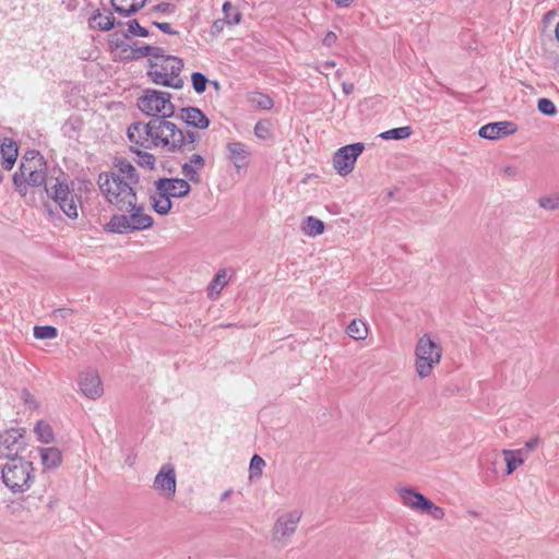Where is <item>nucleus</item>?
Returning <instances> with one entry per match:
<instances>
[{"label": "nucleus", "mask_w": 559, "mask_h": 559, "mask_svg": "<svg viewBox=\"0 0 559 559\" xmlns=\"http://www.w3.org/2000/svg\"><path fill=\"white\" fill-rule=\"evenodd\" d=\"M412 135L411 127H400L394 128L388 131H384L380 134L383 140H404Z\"/></svg>", "instance_id": "obj_28"}, {"label": "nucleus", "mask_w": 559, "mask_h": 559, "mask_svg": "<svg viewBox=\"0 0 559 559\" xmlns=\"http://www.w3.org/2000/svg\"><path fill=\"white\" fill-rule=\"evenodd\" d=\"M129 141L146 150L163 148L167 152H191L200 139L194 131L180 130L167 118H152L148 122H134L129 126Z\"/></svg>", "instance_id": "obj_1"}, {"label": "nucleus", "mask_w": 559, "mask_h": 559, "mask_svg": "<svg viewBox=\"0 0 559 559\" xmlns=\"http://www.w3.org/2000/svg\"><path fill=\"white\" fill-rule=\"evenodd\" d=\"M58 335L57 329L50 325L35 326L34 336L38 340H51Z\"/></svg>", "instance_id": "obj_31"}, {"label": "nucleus", "mask_w": 559, "mask_h": 559, "mask_svg": "<svg viewBox=\"0 0 559 559\" xmlns=\"http://www.w3.org/2000/svg\"><path fill=\"white\" fill-rule=\"evenodd\" d=\"M78 384L81 393L87 399L97 400L104 393L100 377L95 369L88 368L80 372Z\"/></svg>", "instance_id": "obj_15"}, {"label": "nucleus", "mask_w": 559, "mask_h": 559, "mask_svg": "<svg viewBox=\"0 0 559 559\" xmlns=\"http://www.w3.org/2000/svg\"><path fill=\"white\" fill-rule=\"evenodd\" d=\"M155 192L152 194V206L159 215H166L171 210V198H183L190 193L191 187L180 178H160L154 182Z\"/></svg>", "instance_id": "obj_5"}, {"label": "nucleus", "mask_w": 559, "mask_h": 559, "mask_svg": "<svg viewBox=\"0 0 559 559\" xmlns=\"http://www.w3.org/2000/svg\"><path fill=\"white\" fill-rule=\"evenodd\" d=\"M150 51H155L153 49V46H151V45H138V44H134L131 47L132 57L136 58V59L147 57V55H150Z\"/></svg>", "instance_id": "obj_39"}, {"label": "nucleus", "mask_w": 559, "mask_h": 559, "mask_svg": "<svg viewBox=\"0 0 559 559\" xmlns=\"http://www.w3.org/2000/svg\"><path fill=\"white\" fill-rule=\"evenodd\" d=\"M46 192L68 217H78L80 198L73 192V189H70L67 181L57 178L53 185L46 186Z\"/></svg>", "instance_id": "obj_10"}, {"label": "nucleus", "mask_w": 559, "mask_h": 559, "mask_svg": "<svg viewBox=\"0 0 559 559\" xmlns=\"http://www.w3.org/2000/svg\"><path fill=\"white\" fill-rule=\"evenodd\" d=\"M129 214H115L106 225L108 231L115 234H131L142 231L153 226V217L145 213L144 206L135 202L133 209L123 211Z\"/></svg>", "instance_id": "obj_6"}, {"label": "nucleus", "mask_w": 559, "mask_h": 559, "mask_svg": "<svg viewBox=\"0 0 559 559\" xmlns=\"http://www.w3.org/2000/svg\"><path fill=\"white\" fill-rule=\"evenodd\" d=\"M302 230L306 235L316 237L324 231V224L314 216H308L304 223Z\"/></svg>", "instance_id": "obj_25"}, {"label": "nucleus", "mask_w": 559, "mask_h": 559, "mask_svg": "<svg viewBox=\"0 0 559 559\" xmlns=\"http://www.w3.org/2000/svg\"><path fill=\"white\" fill-rule=\"evenodd\" d=\"M230 10H233V5L230 2H225L223 5V12L225 13L226 19H228V24H238L240 22L241 15L239 12H235L231 16Z\"/></svg>", "instance_id": "obj_40"}, {"label": "nucleus", "mask_w": 559, "mask_h": 559, "mask_svg": "<svg viewBox=\"0 0 559 559\" xmlns=\"http://www.w3.org/2000/svg\"><path fill=\"white\" fill-rule=\"evenodd\" d=\"M539 442L540 439L538 437H535L526 441L523 448L530 453L531 451L535 450L538 447Z\"/></svg>", "instance_id": "obj_48"}, {"label": "nucleus", "mask_w": 559, "mask_h": 559, "mask_svg": "<svg viewBox=\"0 0 559 559\" xmlns=\"http://www.w3.org/2000/svg\"><path fill=\"white\" fill-rule=\"evenodd\" d=\"M334 67H335V62H334V61H326V62H324L323 64H321L320 67H318V68H317V70H318L320 73H322V74L326 75V74H328L326 72H328L329 70L333 69Z\"/></svg>", "instance_id": "obj_50"}, {"label": "nucleus", "mask_w": 559, "mask_h": 559, "mask_svg": "<svg viewBox=\"0 0 559 559\" xmlns=\"http://www.w3.org/2000/svg\"><path fill=\"white\" fill-rule=\"evenodd\" d=\"M342 88L346 95H349L354 92V84L353 83H343Z\"/></svg>", "instance_id": "obj_52"}, {"label": "nucleus", "mask_w": 559, "mask_h": 559, "mask_svg": "<svg viewBox=\"0 0 559 559\" xmlns=\"http://www.w3.org/2000/svg\"><path fill=\"white\" fill-rule=\"evenodd\" d=\"M221 21H216L214 22L213 26H212V31L215 32V31H219L221 29Z\"/></svg>", "instance_id": "obj_55"}, {"label": "nucleus", "mask_w": 559, "mask_h": 559, "mask_svg": "<svg viewBox=\"0 0 559 559\" xmlns=\"http://www.w3.org/2000/svg\"><path fill=\"white\" fill-rule=\"evenodd\" d=\"M179 117L187 124L198 129H206L210 124L209 118L204 115V112L201 109L197 107L182 108L180 110Z\"/></svg>", "instance_id": "obj_19"}, {"label": "nucleus", "mask_w": 559, "mask_h": 559, "mask_svg": "<svg viewBox=\"0 0 559 559\" xmlns=\"http://www.w3.org/2000/svg\"><path fill=\"white\" fill-rule=\"evenodd\" d=\"M226 284H227L226 270H219L209 285V288H207L209 297L211 299L217 298Z\"/></svg>", "instance_id": "obj_23"}, {"label": "nucleus", "mask_w": 559, "mask_h": 559, "mask_svg": "<svg viewBox=\"0 0 559 559\" xmlns=\"http://www.w3.org/2000/svg\"><path fill=\"white\" fill-rule=\"evenodd\" d=\"M537 108L546 116H554L557 112L556 105L548 98L538 99Z\"/></svg>", "instance_id": "obj_36"}, {"label": "nucleus", "mask_w": 559, "mask_h": 559, "mask_svg": "<svg viewBox=\"0 0 559 559\" xmlns=\"http://www.w3.org/2000/svg\"><path fill=\"white\" fill-rule=\"evenodd\" d=\"M334 2L338 7H348L353 0H334Z\"/></svg>", "instance_id": "obj_53"}, {"label": "nucleus", "mask_w": 559, "mask_h": 559, "mask_svg": "<svg viewBox=\"0 0 559 559\" xmlns=\"http://www.w3.org/2000/svg\"><path fill=\"white\" fill-rule=\"evenodd\" d=\"M501 173L507 178L515 179L519 175V169L513 165H504L501 167Z\"/></svg>", "instance_id": "obj_44"}, {"label": "nucleus", "mask_w": 559, "mask_h": 559, "mask_svg": "<svg viewBox=\"0 0 559 559\" xmlns=\"http://www.w3.org/2000/svg\"><path fill=\"white\" fill-rule=\"evenodd\" d=\"M56 314L60 316L61 318H67L68 316L72 314V310L69 308H60L56 310Z\"/></svg>", "instance_id": "obj_51"}, {"label": "nucleus", "mask_w": 559, "mask_h": 559, "mask_svg": "<svg viewBox=\"0 0 559 559\" xmlns=\"http://www.w3.org/2000/svg\"><path fill=\"white\" fill-rule=\"evenodd\" d=\"M92 23L100 31H109L115 25V17L110 11L97 12L93 15Z\"/></svg>", "instance_id": "obj_24"}, {"label": "nucleus", "mask_w": 559, "mask_h": 559, "mask_svg": "<svg viewBox=\"0 0 559 559\" xmlns=\"http://www.w3.org/2000/svg\"><path fill=\"white\" fill-rule=\"evenodd\" d=\"M169 8V4L168 3H159L155 7V9L158 11V12H166L167 9Z\"/></svg>", "instance_id": "obj_54"}, {"label": "nucleus", "mask_w": 559, "mask_h": 559, "mask_svg": "<svg viewBox=\"0 0 559 559\" xmlns=\"http://www.w3.org/2000/svg\"><path fill=\"white\" fill-rule=\"evenodd\" d=\"M34 432L37 439L43 443H50L53 441V431L51 426L44 421L39 420L34 427Z\"/></svg>", "instance_id": "obj_26"}, {"label": "nucleus", "mask_w": 559, "mask_h": 559, "mask_svg": "<svg viewBox=\"0 0 559 559\" xmlns=\"http://www.w3.org/2000/svg\"><path fill=\"white\" fill-rule=\"evenodd\" d=\"M0 469L2 483L13 493L27 491L35 481L33 463L25 459L12 457Z\"/></svg>", "instance_id": "obj_4"}, {"label": "nucleus", "mask_w": 559, "mask_h": 559, "mask_svg": "<svg viewBox=\"0 0 559 559\" xmlns=\"http://www.w3.org/2000/svg\"><path fill=\"white\" fill-rule=\"evenodd\" d=\"M510 452H513V455L515 457H520L522 463L525 462V460L527 459L528 456V452L524 449V448H521V449H516V450H510Z\"/></svg>", "instance_id": "obj_49"}, {"label": "nucleus", "mask_w": 559, "mask_h": 559, "mask_svg": "<svg viewBox=\"0 0 559 559\" xmlns=\"http://www.w3.org/2000/svg\"><path fill=\"white\" fill-rule=\"evenodd\" d=\"M515 131L513 124L508 121L491 122L483 126L478 135L487 140H497Z\"/></svg>", "instance_id": "obj_18"}, {"label": "nucleus", "mask_w": 559, "mask_h": 559, "mask_svg": "<svg viewBox=\"0 0 559 559\" xmlns=\"http://www.w3.org/2000/svg\"><path fill=\"white\" fill-rule=\"evenodd\" d=\"M347 334L354 340H365L368 334L367 325L361 320H353L347 326Z\"/></svg>", "instance_id": "obj_27"}, {"label": "nucleus", "mask_w": 559, "mask_h": 559, "mask_svg": "<svg viewBox=\"0 0 559 559\" xmlns=\"http://www.w3.org/2000/svg\"><path fill=\"white\" fill-rule=\"evenodd\" d=\"M397 493L405 507L419 513H426L435 520H442L444 518L445 513L442 508L436 506L432 501L412 487L400 488Z\"/></svg>", "instance_id": "obj_11"}, {"label": "nucleus", "mask_w": 559, "mask_h": 559, "mask_svg": "<svg viewBox=\"0 0 559 559\" xmlns=\"http://www.w3.org/2000/svg\"><path fill=\"white\" fill-rule=\"evenodd\" d=\"M12 180L21 197H26L28 187L49 186L47 183V162L44 156L38 151H27Z\"/></svg>", "instance_id": "obj_3"}, {"label": "nucleus", "mask_w": 559, "mask_h": 559, "mask_svg": "<svg viewBox=\"0 0 559 559\" xmlns=\"http://www.w3.org/2000/svg\"><path fill=\"white\" fill-rule=\"evenodd\" d=\"M21 399L23 400L24 404L27 405L28 408L31 409H36L39 405L35 396L27 390L22 391Z\"/></svg>", "instance_id": "obj_41"}, {"label": "nucleus", "mask_w": 559, "mask_h": 559, "mask_svg": "<svg viewBox=\"0 0 559 559\" xmlns=\"http://www.w3.org/2000/svg\"><path fill=\"white\" fill-rule=\"evenodd\" d=\"M300 519L301 512L299 510L281 514L272 527V539L281 545H287L295 534Z\"/></svg>", "instance_id": "obj_12"}, {"label": "nucleus", "mask_w": 559, "mask_h": 559, "mask_svg": "<svg viewBox=\"0 0 559 559\" xmlns=\"http://www.w3.org/2000/svg\"><path fill=\"white\" fill-rule=\"evenodd\" d=\"M228 496H229V491H226V492L224 493L223 498H228Z\"/></svg>", "instance_id": "obj_58"}, {"label": "nucleus", "mask_w": 559, "mask_h": 559, "mask_svg": "<svg viewBox=\"0 0 559 559\" xmlns=\"http://www.w3.org/2000/svg\"><path fill=\"white\" fill-rule=\"evenodd\" d=\"M254 134L260 139H267L270 135L269 124L266 122L259 121L254 126Z\"/></svg>", "instance_id": "obj_42"}, {"label": "nucleus", "mask_w": 559, "mask_h": 559, "mask_svg": "<svg viewBox=\"0 0 559 559\" xmlns=\"http://www.w3.org/2000/svg\"><path fill=\"white\" fill-rule=\"evenodd\" d=\"M97 185L106 201L118 211L134 207L139 175L130 162L117 160L110 171L98 175Z\"/></svg>", "instance_id": "obj_2"}, {"label": "nucleus", "mask_w": 559, "mask_h": 559, "mask_svg": "<svg viewBox=\"0 0 559 559\" xmlns=\"http://www.w3.org/2000/svg\"><path fill=\"white\" fill-rule=\"evenodd\" d=\"M502 455L504 457L506 464H507V475H511L519 466H521L523 463L521 459L515 457L513 455V452H510V450H502Z\"/></svg>", "instance_id": "obj_30"}, {"label": "nucleus", "mask_w": 559, "mask_h": 559, "mask_svg": "<svg viewBox=\"0 0 559 559\" xmlns=\"http://www.w3.org/2000/svg\"><path fill=\"white\" fill-rule=\"evenodd\" d=\"M153 49L155 51H150V55H147L150 66L155 62L156 63L160 62L162 60H164L167 57L164 55V51L162 48L153 46Z\"/></svg>", "instance_id": "obj_43"}, {"label": "nucleus", "mask_w": 559, "mask_h": 559, "mask_svg": "<svg viewBox=\"0 0 559 559\" xmlns=\"http://www.w3.org/2000/svg\"><path fill=\"white\" fill-rule=\"evenodd\" d=\"M337 36L334 32H328L322 40V44L326 47H331L336 43Z\"/></svg>", "instance_id": "obj_47"}, {"label": "nucleus", "mask_w": 559, "mask_h": 559, "mask_svg": "<svg viewBox=\"0 0 559 559\" xmlns=\"http://www.w3.org/2000/svg\"><path fill=\"white\" fill-rule=\"evenodd\" d=\"M264 466H265L264 460L260 455L254 454L250 461V467H249L250 474H251L250 476L251 477L261 476Z\"/></svg>", "instance_id": "obj_33"}, {"label": "nucleus", "mask_w": 559, "mask_h": 559, "mask_svg": "<svg viewBox=\"0 0 559 559\" xmlns=\"http://www.w3.org/2000/svg\"><path fill=\"white\" fill-rule=\"evenodd\" d=\"M540 207L549 211L559 209V195L542 197L538 199Z\"/></svg>", "instance_id": "obj_35"}, {"label": "nucleus", "mask_w": 559, "mask_h": 559, "mask_svg": "<svg viewBox=\"0 0 559 559\" xmlns=\"http://www.w3.org/2000/svg\"><path fill=\"white\" fill-rule=\"evenodd\" d=\"M556 36H557V38L559 40V23L557 24V27H556Z\"/></svg>", "instance_id": "obj_57"}, {"label": "nucleus", "mask_w": 559, "mask_h": 559, "mask_svg": "<svg viewBox=\"0 0 559 559\" xmlns=\"http://www.w3.org/2000/svg\"><path fill=\"white\" fill-rule=\"evenodd\" d=\"M145 2L146 0H111V5L118 14L126 17L136 13Z\"/></svg>", "instance_id": "obj_20"}, {"label": "nucleus", "mask_w": 559, "mask_h": 559, "mask_svg": "<svg viewBox=\"0 0 559 559\" xmlns=\"http://www.w3.org/2000/svg\"><path fill=\"white\" fill-rule=\"evenodd\" d=\"M139 109L152 118H169L175 114L171 95L166 92L147 88L138 99Z\"/></svg>", "instance_id": "obj_9"}, {"label": "nucleus", "mask_w": 559, "mask_h": 559, "mask_svg": "<svg viewBox=\"0 0 559 559\" xmlns=\"http://www.w3.org/2000/svg\"><path fill=\"white\" fill-rule=\"evenodd\" d=\"M24 447L23 435L19 429L12 428L0 433V456L14 457Z\"/></svg>", "instance_id": "obj_16"}, {"label": "nucleus", "mask_w": 559, "mask_h": 559, "mask_svg": "<svg viewBox=\"0 0 559 559\" xmlns=\"http://www.w3.org/2000/svg\"><path fill=\"white\" fill-rule=\"evenodd\" d=\"M226 152L228 160L237 170L248 167L251 152L247 144L239 141L228 142Z\"/></svg>", "instance_id": "obj_17"}, {"label": "nucleus", "mask_w": 559, "mask_h": 559, "mask_svg": "<svg viewBox=\"0 0 559 559\" xmlns=\"http://www.w3.org/2000/svg\"><path fill=\"white\" fill-rule=\"evenodd\" d=\"M442 349L429 334H424L415 347V368L419 378L428 377L441 360Z\"/></svg>", "instance_id": "obj_7"}, {"label": "nucleus", "mask_w": 559, "mask_h": 559, "mask_svg": "<svg viewBox=\"0 0 559 559\" xmlns=\"http://www.w3.org/2000/svg\"><path fill=\"white\" fill-rule=\"evenodd\" d=\"M209 83H210L212 86H214V88H215L216 91H218V90H219V83H218L217 81H209Z\"/></svg>", "instance_id": "obj_56"}, {"label": "nucleus", "mask_w": 559, "mask_h": 559, "mask_svg": "<svg viewBox=\"0 0 559 559\" xmlns=\"http://www.w3.org/2000/svg\"><path fill=\"white\" fill-rule=\"evenodd\" d=\"M192 86L193 90L198 94H202L206 90V85L209 83V80L205 78L204 74L200 72H194L191 75Z\"/></svg>", "instance_id": "obj_32"}, {"label": "nucleus", "mask_w": 559, "mask_h": 559, "mask_svg": "<svg viewBox=\"0 0 559 559\" xmlns=\"http://www.w3.org/2000/svg\"><path fill=\"white\" fill-rule=\"evenodd\" d=\"M128 26V33L130 35L140 36V37H146L148 36V31L144 27H142L136 20H130L127 23Z\"/></svg>", "instance_id": "obj_37"}, {"label": "nucleus", "mask_w": 559, "mask_h": 559, "mask_svg": "<svg viewBox=\"0 0 559 559\" xmlns=\"http://www.w3.org/2000/svg\"><path fill=\"white\" fill-rule=\"evenodd\" d=\"M154 25L159 28L163 33L165 34H170V35H174V34H177L176 31H174L170 26L169 23H159V22H154Z\"/></svg>", "instance_id": "obj_46"}, {"label": "nucleus", "mask_w": 559, "mask_h": 559, "mask_svg": "<svg viewBox=\"0 0 559 559\" xmlns=\"http://www.w3.org/2000/svg\"><path fill=\"white\" fill-rule=\"evenodd\" d=\"M182 174L188 180L195 183L200 182L199 169L191 165V163H185L182 165Z\"/></svg>", "instance_id": "obj_38"}, {"label": "nucleus", "mask_w": 559, "mask_h": 559, "mask_svg": "<svg viewBox=\"0 0 559 559\" xmlns=\"http://www.w3.org/2000/svg\"><path fill=\"white\" fill-rule=\"evenodd\" d=\"M139 158H138V164L142 167H146V168H150L152 169L155 165V162H156V158L154 157L153 154L151 153H147V152H141L139 150H133Z\"/></svg>", "instance_id": "obj_34"}, {"label": "nucleus", "mask_w": 559, "mask_h": 559, "mask_svg": "<svg viewBox=\"0 0 559 559\" xmlns=\"http://www.w3.org/2000/svg\"><path fill=\"white\" fill-rule=\"evenodd\" d=\"M0 154L2 157V167L10 170L17 157V146L14 141L4 139L0 146Z\"/></svg>", "instance_id": "obj_21"}, {"label": "nucleus", "mask_w": 559, "mask_h": 559, "mask_svg": "<svg viewBox=\"0 0 559 559\" xmlns=\"http://www.w3.org/2000/svg\"><path fill=\"white\" fill-rule=\"evenodd\" d=\"M188 163H191V165H193L199 170H201L205 165L204 158L199 154H193Z\"/></svg>", "instance_id": "obj_45"}, {"label": "nucleus", "mask_w": 559, "mask_h": 559, "mask_svg": "<svg viewBox=\"0 0 559 559\" xmlns=\"http://www.w3.org/2000/svg\"><path fill=\"white\" fill-rule=\"evenodd\" d=\"M362 143L345 145L336 151L333 166L338 175L346 176L353 171L358 156L364 152Z\"/></svg>", "instance_id": "obj_13"}, {"label": "nucleus", "mask_w": 559, "mask_h": 559, "mask_svg": "<svg viewBox=\"0 0 559 559\" xmlns=\"http://www.w3.org/2000/svg\"><path fill=\"white\" fill-rule=\"evenodd\" d=\"M181 68V59L174 56H167L160 62L152 63L147 71V75L155 84L180 88L183 84V81L180 78Z\"/></svg>", "instance_id": "obj_8"}, {"label": "nucleus", "mask_w": 559, "mask_h": 559, "mask_svg": "<svg viewBox=\"0 0 559 559\" xmlns=\"http://www.w3.org/2000/svg\"><path fill=\"white\" fill-rule=\"evenodd\" d=\"M176 471L173 464H164L154 478L153 488L167 500L176 493Z\"/></svg>", "instance_id": "obj_14"}, {"label": "nucleus", "mask_w": 559, "mask_h": 559, "mask_svg": "<svg viewBox=\"0 0 559 559\" xmlns=\"http://www.w3.org/2000/svg\"><path fill=\"white\" fill-rule=\"evenodd\" d=\"M40 459L45 468H56L61 463V452L53 447L40 449Z\"/></svg>", "instance_id": "obj_22"}, {"label": "nucleus", "mask_w": 559, "mask_h": 559, "mask_svg": "<svg viewBox=\"0 0 559 559\" xmlns=\"http://www.w3.org/2000/svg\"><path fill=\"white\" fill-rule=\"evenodd\" d=\"M249 102L251 103L252 106L263 110H269L274 105L273 99L270 96L262 93H252L249 97Z\"/></svg>", "instance_id": "obj_29"}]
</instances>
